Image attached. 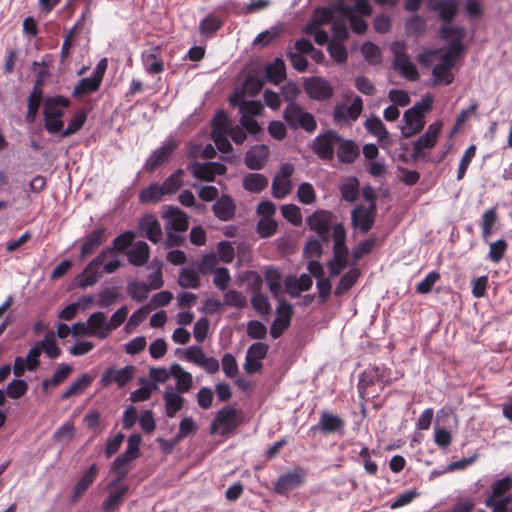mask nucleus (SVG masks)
Returning a JSON list of instances; mask_svg holds the SVG:
<instances>
[{"label":"nucleus","mask_w":512,"mask_h":512,"mask_svg":"<svg viewBox=\"0 0 512 512\" xmlns=\"http://www.w3.org/2000/svg\"><path fill=\"white\" fill-rule=\"evenodd\" d=\"M127 290L131 298L137 302L146 300L150 292L148 284L137 281L128 284Z\"/></svg>","instance_id":"nucleus-62"},{"label":"nucleus","mask_w":512,"mask_h":512,"mask_svg":"<svg viewBox=\"0 0 512 512\" xmlns=\"http://www.w3.org/2000/svg\"><path fill=\"white\" fill-rule=\"evenodd\" d=\"M101 83L102 81L93 75L90 77H85L81 79L74 87L72 96L75 98H80L82 96L95 93L100 88Z\"/></svg>","instance_id":"nucleus-38"},{"label":"nucleus","mask_w":512,"mask_h":512,"mask_svg":"<svg viewBox=\"0 0 512 512\" xmlns=\"http://www.w3.org/2000/svg\"><path fill=\"white\" fill-rule=\"evenodd\" d=\"M135 237L136 234L133 231L127 230L114 238L112 246L102 249L77 276L78 286L81 288L93 286L98 282L102 272L112 274L117 271L122 265L117 257H112L106 263L104 261L114 252H125L130 246L132 247Z\"/></svg>","instance_id":"nucleus-1"},{"label":"nucleus","mask_w":512,"mask_h":512,"mask_svg":"<svg viewBox=\"0 0 512 512\" xmlns=\"http://www.w3.org/2000/svg\"><path fill=\"white\" fill-rule=\"evenodd\" d=\"M178 143L173 138H167L160 147L155 149L146 159L143 169L149 173L154 172L171 157Z\"/></svg>","instance_id":"nucleus-14"},{"label":"nucleus","mask_w":512,"mask_h":512,"mask_svg":"<svg viewBox=\"0 0 512 512\" xmlns=\"http://www.w3.org/2000/svg\"><path fill=\"white\" fill-rule=\"evenodd\" d=\"M162 219L165 221V231H176L183 233L188 229V215L176 206H164Z\"/></svg>","instance_id":"nucleus-17"},{"label":"nucleus","mask_w":512,"mask_h":512,"mask_svg":"<svg viewBox=\"0 0 512 512\" xmlns=\"http://www.w3.org/2000/svg\"><path fill=\"white\" fill-rule=\"evenodd\" d=\"M42 80L37 79L33 90L28 98V109L25 119L28 123H33L36 119L40 103L42 100Z\"/></svg>","instance_id":"nucleus-36"},{"label":"nucleus","mask_w":512,"mask_h":512,"mask_svg":"<svg viewBox=\"0 0 512 512\" xmlns=\"http://www.w3.org/2000/svg\"><path fill=\"white\" fill-rule=\"evenodd\" d=\"M98 474L97 464H92L81 477L77 480L72 488L70 495V502L77 503L80 498L85 494L88 488L93 484Z\"/></svg>","instance_id":"nucleus-28"},{"label":"nucleus","mask_w":512,"mask_h":512,"mask_svg":"<svg viewBox=\"0 0 512 512\" xmlns=\"http://www.w3.org/2000/svg\"><path fill=\"white\" fill-rule=\"evenodd\" d=\"M266 80L259 71H255L249 74L242 86V89L238 93H243V96L248 95L250 97L256 96L263 88Z\"/></svg>","instance_id":"nucleus-37"},{"label":"nucleus","mask_w":512,"mask_h":512,"mask_svg":"<svg viewBox=\"0 0 512 512\" xmlns=\"http://www.w3.org/2000/svg\"><path fill=\"white\" fill-rule=\"evenodd\" d=\"M190 171L193 175V177L204 180V181H213V172L211 169V163L205 162V163H199L195 162L192 163L190 166Z\"/></svg>","instance_id":"nucleus-60"},{"label":"nucleus","mask_w":512,"mask_h":512,"mask_svg":"<svg viewBox=\"0 0 512 512\" xmlns=\"http://www.w3.org/2000/svg\"><path fill=\"white\" fill-rule=\"evenodd\" d=\"M107 490L109 493L101 505L102 512H116L128 492V486L120 480H114L108 484Z\"/></svg>","instance_id":"nucleus-19"},{"label":"nucleus","mask_w":512,"mask_h":512,"mask_svg":"<svg viewBox=\"0 0 512 512\" xmlns=\"http://www.w3.org/2000/svg\"><path fill=\"white\" fill-rule=\"evenodd\" d=\"M268 185V179L260 173H249L243 178V188L252 193H259Z\"/></svg>","instance_id":"nucleus-42"},{"label":"nucleus","mask_w":512,"mask_h":512,"mask_svg":"<svg viewBox=\"0 0 512 512\" xmlns=\"http://www.w3.org/2000/svg\"><path fill=\"white\" fill-rule=\"evenodd\" d=\"M333 219L334 215L331 211L318 209L306 218V223L322 241L327 242Z\"/></svg>","instance_id":"nucleus-11"},{"label":"nucleus","mask_w":512,"mask_h":512,"mask_svg":"<svg viewBox=\"0 0 512 512\" xmlns=\"http://www.w3.org/2000/svg\"><path fill=\"white\" fill-rule=\"evenodd\" d=\"M377 214L376 204H369L367 207L356 205L351 213L353 228L359 229L363 234L367 233L374 225Z\"/></svg>","instance_id":"nucleus-13"},{"label":"nucleus","mask_w":512,"mask_h":512,"mask_svg":"<svg viewBox=\"0 0 512 512\" xmlns=\"http://www.w3.org/2000/svg\"><path fill=\"white\" fill-rule=\"evenodd\" d=\"M91 382V376L88 374L81 375L62 393V399H68L71 396L81 394Z\"/></svg>","instance_id":"nucleus-49"},{"label":"nucleus","mask_w":512,"mask_h":512,"mask_svg":"<svg viewBox=\"0 0 512 512\" xmlns=\"http://www.w3.org/2000/svg\"><path fill=\"white\" fill-rule=\"evenodd\" d=\"M175 354L186 362L195 364L209 374H215L219 370V362L216 358L207 356L201 347L192 345L185 350L176 349Z\"/></svg>","instance_id":"nucleus-8"},{"label":"nucleus","mask_w":512,"mask_h":512,"mask_svg":"<svg viewBox=\"0 0 512 512\" xmlns=\"http://www.w3.org/2000/svg\"><path fill=\"white\" fill-rule=\"evenodd\" d=\"M498 220L497 210L495 207L486 210L481 219L482 238L487 241L492 235V229Z\"/></svg>","instance_id":"nucleus-46"},{"label":"nucleus","mask_w":512,"mask_h":512,"mask_svg":"<svg viewBox=\"0 0 512 512\" xmlns=\"http://www.w3.org/2000/svg\"><path fill=\"white\" fill-rule=\"evenodd\" d=\"M365 128L370 134L374 135L379 140H384L388 137V131L385 125L377 116L368 118L365 122Z\"/></svg>","instance_id":"nucleus-53"},{"label":"nucleus","mask_w":512,"mask_h":512,"mask_svg":"<svg viewBox=\"0 0 512 512\" xmlns=\"http://www.w3.org/2000/svg\"><path fill=\"white\" fill-rule=\"evenodd\" d=\"M458 13V3L450 0V84L453 82L452 70L462 63L467 53V46L464 44L466 28L452 25V20Z\"/></svg>","instance_id":"nucleus-2"},{"label":"nucleus","mask_w":512,"mask_h":512,"mask_svg":"<svg viewBox=\"0 0 512 512\" xmlns=\"http://www.w3.org/2000/svg\"><path fill=\"white\" fill-rule=\"evenodd\" d=\"M340 11L344 15L369 16L372 13V8L368 0H355L353 6L341 5Z\"/></svg>","instance_id":"nucleus-48"},{"label":"nucleus","mask_w":512,"mask_h":512,"mask_svg":"<svg viewBox=\"0 0 512 512\" xmlns=\"http://www.w3.org/2000/svg\"><path fill=\"white\" fill-rule=\"evenodd\" d=\"M294 167L290 163H284L272 181V195L277 199L285 198L292 190L291 176Z\"/></svg>","instance_id":"nucleus-16"},{"label":"nucleus","mask_w":512,"mask_h":512,"mask_svg":"<svg viewBox=\"0 0 512 512\" xmlns=\"http://www.w3.org/2000/svg\"><path fill=\"white\" fill-rule=\"evenodd\" d=\"M512 488V478L509 476L503 477L499 480H496L492 484V492L487 497L486 501L492 500L493 503H497V501L503 497L505 494L510 491Z\"/></svg>","instance_id":"nucleus-44"},{"label":"nucleus","mask_w":512,"mask_h":512,"mask_svg":"<svg viewBox=\"0 0 512 512\" xmlns=\"http://www.w3.org/2000/svg\"><path fill=\"white\" fill-rule=\"evenodd\" d=\"M215 217L221 221H228L233 218L236 210L233 199L228 195H222L212 207Z\"/></svg>","instance_id":"nucleus-34"},{"label":"nucleus","mask_w":512,"mask_h":512,"mask_svg":"<svg viewBox=\"0 0 512 512\" xmlns=\"http://www.w3.org/2000/svg\"><path fill=\"white\" fill-rule=\"evenodd\" d=\"M418 62L422 67L432 69L434 81H445L448 76V49H425L418 55Z\"/></svg>","instance_id":"nucleus-6"},{"label":"nucleus","mask_w":512,"mask_h":512,"mask_svg":"<svg viewBox=\"0 0 512 512\" xmlns=\"http://www.w3.org/2000/svg\"><path fill=\"white\" fill-rule=\"evenodd\" d=\"M89 329V336L96 337L104 340L111 334L108 320L104 312L97 311L89 315L87 318V325Z\"/></svg>","instance_id":"nucleus-29"},{"label":"nucleus","mask_w":512,"mask_h":512,"mask_svg":"<svg viewBox=\"0 0 512 512\" xmlns=\"http://www.w3.org/2000/svg\"><path fill=\"white\" fill-rule=\"evenodd\" d=\"M393 65L394 68L408 80L415 81L419 78L417 68L415 64L409 59V57L393 59Z\"/></svg>","instance_id":"nucleus-43"},{"label":"nucleus","mask_w":512,"mask_h":512,"mask_svg":"<svg viewBox=\"0 0 512 512\" xmlns=\"http://www.w3.org/2000/svg\"><path fill=\"white\" fill-rule=\"evenodd\" d=\"M345 421L342 417L333 414L327 410H323L320 413L319 421L317 424L312 425L309 429V433L316 435L321 432L325 435L329 434H344Z\"/></svg>","instance_id":"nucleus-10"},{"label":"nucleus","mask_w":512,"mask_h":512,"mask_svg":"<svg viewBox=\"0 0 512 512\" xmlns=\"http://www.w3.org/2000/svg\"><path fill=\"white\" fill-rule=\"evenodd\" d=\"M342 198L347 202H354L359 195V181L356 177L349 178L341 187Z\"/></svg>","instance_id":"nucleus-54"},{"label":"nucleus","mask_w":512,"mask_h":512,"mask_svg":"<svg viewBox=\"0 0 512 512\" xmlns=\"http://www.w3.org/2000/svg\"><path fill=\"white\" fill-rule=\"evenodd\" d=\"M306 473L302 468H295L282 474L277 479L274 491L279 495H286L295 488L301 486L304 482Z\"/></svg>","instance_id":"nucleus-20"},{"label":"nucleus","mask_w":512,"mask_h":512,"mask_svg":"<svg viewBox=\"0 0 512 512\" xmlns=\"http://www.w3.org/2000/svg\"><path fill=\"white\" fill-rule=\"evenodd\" d=\"M405 28L408 34L420 37L425 33L426 23L423 18L418 15H414L406 21Z\"/></svg>","instance_id":"nucleus-63"},{"label":"nucleus","mask_w":512,"mask_h":512,"mask_svg":"<svg viewBox=\"0 0 512 512\" xmlns=\"http://www.w3.org/2000/svg\"><path fill=\"white\" fill-rule=\"evenodd\" d=\"M40 353L43 351L50 359H56L61 354V349L58 347L55 334L49 331L45 334L44 338L36 343Z\"/></svg>","instance_id":"nucleus-41"},{"label":"nucleus","mask_w":512,"mask_h":512,"mask_svg":"<svg viewBox=\"0 0 512 512\" xmlns=\"http://www.w3.org/2000/svg\"><path fill=\"white\" fill-rule=\"evenodd\" d=\"M138 228L140 235L147 238L153 244H157L162 240L163 233L161 225L155 215H144L138 223Z\"/></svg>","instance_id":"nucleus-27"},{"label":"nucleus","mask_w":512,"mask_h":512,"mask_svg":"<svg viewBox=\"0 0 512 512\" xmlns=\"http://www.w3.org/2000/svg\"><path fill=\"white\" fill-rule=\"evenodd\" d=\"M431 107L432 99L425 96L420 102L404 112L401 126V134L404 138H410L423 129L425 114L431 110Z\"/></svg>","instance_id":"nucleus-3"},{"label":"nucleus","mask_w":512,"mask_h":512,"mask_svg":"<svg viewBox=\"0 0 512 512\" xmlns=\"http://www.w3.org/2000/svg\"><path fill=\"white\" fill-rule=\"evenodd\" d=\"M283 118L291 129H303L308 133H312L317 128L314 116L306 112L300 105L295 102L289 103L284 112Z\"/></svg>","instance_id":"nucleus-7"},{"label":"nucleus","mask_w":512,"mask_h":512,"mask_svg":"<svg viewBox=\"0 0 512 512\" xmlns=\"http://www.w3.org/2000/svg\"><path fill=\"white\" fill-rule=\"evenodd\" d=\"M337 156L342 163H353L359 156V147L352 140H345L338 143Z\"/></svg>","instance_id":"nucleus-39"},{"label":"nucleus","mask_w":512,"mask_h":512,"mask_svg":"<svg viewBox=\"0 0 512 512\" xmlns=\"http://www.w3.org/2000/svg\"><path fill=\"white\" fill-rule=\"evenodd\" d=\"M282 216L294 226L302 224V214L300 208L295 204H285L281 206Z\"/></svg>","instance_id":"nucleus-61"},{"label":"nucleus","mask_w":512,"mask_h":512,"mask_svg":"<svg viewBox=\"0 0 512 512\" xmlns=\"http://www.w3.org/2000/svg\"><path fill=\"white\" fill-rule=\"evenodd\" d=\"M270 150L266 145H255L245 154V165L251 170H260L269 158Z\"/></svg>","instance_id":"nucleus-31"},{"label":"nucleus","mask_w":512,"mask_h":512,"mask_svg":"<svg viewBox=\"0 0 512 512\" xmlns=\"http://www.w3.org/2000/svg\"><path fill=\"white\" fill-rule=\"evenodd\" d=\"M222 27L220 19L214 15H208L199 23V31L205 37L213 36Z\"/></svg>","instance_id":"nucleus-52"},{"label":"nucleus","mask_w":512,"mask_h":512,"mask_svg":"<svg viewBox=\"0 0 512 512\" xmlns=\"http://www.w3.org/2000/svg\"><path fill=\"white\" fill-rule=\"evenodd\" d=\"M161 53L162 48L159 45L152 46L141 53L142 65L147 74H160L164 71Z\"/></svg>","instance_id":"nucleus-24"},{"label":"nucleus","mask_w":512,"mask_h":512,"mask_svg":"<svg viewBox=\"0 0 512 512\" xmlns=\"http://www.w3.org/2000/svg\"><path fill=\"white\" fill-rule=\"evenodd\" d=\"M182 393H178L172 390H166L163 398L165 401V413L169 418H173L178 411H180L184 404V398L181 396Z\"/></svg>","instance_id":"nucleus-40"},{"label":"nucleus","mask_w":512,"mask_h":512,"mask_svg":"<svg viewBox=\"0 0 512 512\" xmlns=\"http://www.w3.org/2000/svg\"><path fill=\"white\" fill-rule=\"evenodd\" d=\"M346 229L342 223L332 228L333 257L328 262L331 277L338 276L348 263V247L346 246Z\"/></svg>","instance_id":"nucleus-4"},{"label":"nucleus","mask_w":512,"mask_h":512,"mask_svg":"<svg viewBox=\"0 0 512 512\" xmlns=\"http://www.w3.org/2000/svg\"><path fill=\"white\" fill-rule=\"evenodd\" d=\"M341 140L342 138L337 133L328 131L314 139L312 150L321 159L331 160L334 156L335 146L340 143Z\"/></svg>","instance_id":"nucleus-18"},{"label":"nucleus","mask_w":512,"mask_h":512,"mask_svg":"<svg viewBox=\"0 0 512 512\" xmlns=\"http://www.w3.org/2000/svg\"><path fill=\"white\" fill-rule=\"evenodd\" d=\"M106 231L105 227L100 226L85 235L80 247L81 260L93 254L106 241Z\"/></svg>","instance_id":"nucleus-25"},{"label":"nucleus","mask_w":512,"mask_h":512,"mask_svg":"<svg viewBox=\"0 0 512 512\" xmlns=\"http://www.w3.org/2000/svg\"><path fill=\"white\" fill-rule=\"evenodd\" d=\"M266 82L278 85L286 79V66L282 58H275L271 63L266 65L264 74Z\"/></svg>","instance_id":"nucleus-33"},{"label":"nucleus","mask_w":512,"mask_h":512,"mask_svg":"<svg viewBox=\"0 0 512 512\" xmlns=\"http://www.w3.org/2000/svg\"><path fill=\"white\" fill-rule=\"evenodd\" d=\"M223 305L241 309L246 307L247 299L242 292L231 289L224 293Z\"/></svg>","instance_id":"nucleus-56"},{"label":"nucleus","mask_w":512,"mask_h":512,"mask_svg":"<svg viewBox=\"0 0 512 512\" xmlns=\"http://www.w3.org/2000/svg\"><path fill=\"white\" fill-rule=\"evenodd\" d=\"M363 109L362 99L357 96L350 105L337 104L333 111V119L337 124H344L355 121Z\"/></svg>","instance_id":"nucleus-22"},{"label":"nucleus","mask_w":512,"mask_h":512,"mask_svg":"<svg viewBox=\"0 0 512 512\" xmlns=\"http://www.w3.org/2000/svg\"><path fill=\"white\" fill-rule=\"evenodd\" d=\"M431 8L439 12V16L443 23L440 28V37L444 40L448 39V0H441L438 3L431 2Z\"/></svg>","instance_id":"nucleus-57"},{"label":"nucleus","mask_w":512,"mask_h":512,"mask_svg":"<svg viewBox=\"0 0 512 512\" xmlns=\"http://www.w3.org/2000/svg\"><path fill=\"white\" fill-rule=\"evenodd\" d=\"M251 305L253 309L261 316H266L271 312V304L266 295L256 293L251 298Z\"/></svg>","instance_id":"nucleus-64"},{"label":"nucleus","mask_w":512,"mask_h":512,"mask_svg":"<svg viewBox=\"0 0 512 512\" xmlns=\"http://www.w3.org/2000/svg\"><path fill=\"white\" fill-rule=\"evenodd\" d=\"M178 283L183 288L197 289L200 286V277L194 270L184 268L180 272Z\"/></svg>","instance_id":"nucleus-58"},{"label":"nucleus","mask_w":512,"mask_h":512,"mask_svg":"<svg viewBox=\"0 0 512 512\" xmlns=\"http://www.w3.org/2000/svg\"><path fill=\"white\" fill-rule=\"evenodd\" d=\"M128 262L135 266L141 267L145 265L150 257V247L144 241H138L126 252Z\"/></svg>","instance_id":"nucleus-32"},{"label":"nucleus","mask_w":512,"mask_h":512,"mask_svg":"<svg viewBox=\"0 0 512 512\" xmlns=\"http://www.w3.org/2000/svg\"><path fill=\"white\" fill-rule=\"evenodd\" d=\"M135 370L136 368L133 365H127L121 369L108 368L101 376V384L109 386L115 383L118 387L122 388L132 380Z\"/></svg>","instance_id":"nucleus-21"},{"label":"nucleus","mask_w":512,"mask_h":512,"mask_svg":"<svg viewBox=\"0 0 512 512\" xmlns=\"http://www.w3.org/2000/svg\"><path fill=\"white\" fill-rule=\"evenodd\" d=\"M70 105L68 98L62 95H55L46 99L44 105L43 121L46 131L50 134H56L61 132L63 129L64 111L62 108H66Z\"/></svg>","instance_id":"nucleus-5"},{"label":"nucleus","mask_w":512,"mask_h":512,"mask_svg":"<svg viewBox=\"0 0 512 512\" xmlns=\"http://www.w3.org/2000/svg\"><path fill=\"white\" fill-rule=\"evenodd\" d=\"M327 50L331 58L336 63L342 64L346 62L348 53L343 42L337 41L336 39H331L330 42L328 43Z\"/></svg>","instance_id":"nucleus-55"},{"label":"nucleus","mask_w":512,"mask_h":512,"mask_svg":"<svg viewBox=\"0 0 512 512\" xmlns=\"http://www.w3.org/2000/svg\"><path fill=\"white\" fill-rule=\"evenodd\" d=\"M87 119L86 112L84 110L76 111L70 121L68 122V126L65 130L62 129L61 136L68 137L72 134L77 133L85 124Z\"/></svg>","instance_id":"nucleus-50"},{"label":"nucleus","mask_w":512,"mask_h":512,"mask_svg":"<svg viewBox=\"0 0 512 512\" xmlns=\"http://www.w3.org/2000/svg\"><path fill=\"white\" fill-rule=\"evenodd\" d=\"M304 89L307 95L317 101L329 99L333 95L331 84L322 77H312L305 81Z\"/></svg>","instance_id":"nucleus-23"},{"label":"nucleus","mask_w":512,"mask_h":512,"mask_svg":"<svg viewBox=\"0 0 512 512\" xmlns=\"http://www.w3.org/2000/svg\"><path fill=\"white\" fill-rule=\"evenodd\" d=\"M238 425L237 412L232 406H225L219 410L210 425L211 434L226 435L232 432Z\"/></svg>","instance_id":"nucleus-12"},{"label":"nucleus","mask_w":512,"mask_h":512,"mask_svg":"<svg viewBox=\"0 0 512 512\" xmlns=\"http://www.w3.org/2000/svg\"><path fill=\"white\" fill-rule=\"evenodd\" d=\"M265 280L271 294L274 297H278L281 293V281L282 276L277 269H268L265 273Z\"/></svg>","instance_id":"nucleus-59"},{"label":"nucleus","mask_w":512,"mask_h":512,"mask_svg":"<svg viewBox=\"0 0 512 512\" xmlns=\"http://www.w3.org/2000/svg\"><path fill=\"white\" fill-rule=\"evenodd\" d=\"M171 377L176 380V391L178 393H187L193 386L192 374L183 369L178 363L172 364Z\"/></svg>","instance_id":"nucleus-35"},{"label":"nucleus","mask_w":512,"mask_h":512,"mask_svg":"<svg viewBox=\"0 0 512 512\" xmlns=\"http://www.w3.org/2000/svg\"><path fill=\"white\" fill-rule=\"evenodd\" d=\"M441 129L442 123L436 121L430 124L426 132L412 143L413 159H421L426 156L427 152L435 146Z\"/></svg>","instance_id":"nucleus-9"},{"label":"nucleus","mask_w":512,"mask_h":512,"mask_svg":"<svg viewBox=\"0 0 512 512\" xmlns=\"http://www.w3.org/2000/svg\"><path fill=\"white\" fill-rule=\"evenodd\" d=\"M229 103L239 108L241 117L258 116L261 115L264 110L259 100H245L243 93H238V90H235L233 95L230 96Z\"/></svg>","instance_id":"nucleus-26"},{"label":"nucleus","mask_w":512,"mask_h":512,"mask_svg":"<svg viewBox=\"0 0 512 512\" xmlns=\"http://www.w3.org/2000/svg\"><path fill=\"white\" fill-rule=\"evenodd\" d=\"M183 174L184 170L179 168L164 180V182L161 184V187L165 195H173L178 191L183 183Z\"/></svg>","instance_id":"nucleus-47"},{"label":"nucleus","mask_w":512,"mask_h":512,"mask_svg":"<svg viewBox=\"0 0 512 512\" xmlns=\"http://www.w3.org/2000/svg\"><path fill=\"white\" fill-rule=\"evenodd\" d=\"M358 277L359 271L357 269H350L341 277L335 289V294L340 296L348 292L356 283Z\"/></svg>","instance_id":"nucleus-51"},{"label":"nucleus","mask_w":512,"mask_h":512,"mask_svg":"<svg viewBox=\"0 0 512 512\" xmlns=\"http://www.w3.org/2000/svg\"><path fill=\"white\" fill-rule=\"evenodd\" d=\"M293 316V306L284 299L279 300L276 308V318L270 326V335L273 339L282 336L285 330L290 326Z\"/></svg>","instance_id":"nucleus-15"},{"label":"nucleus","mask_w":512,"mask_h":512,"mask_svg":"<svg viewBox=\"0 0 512 512\" xmlns=\"http://www.w3.org/2000/svg\"><path fill=\"white\" fill-rule=\"evenodd\" d=\"M165 196L162 187L158 183H152L143 188L139 193V201L143 204L156 203Z\"/></svg>","instance_id":"nucleus-45"},{"label":"nucleus","mask_w":512,"mask_h":512,"mask_svg":"<svg viewBox=\"0 0 512 512\" xmlns=\"http://www.w3.org/2000/svg\"><path fill=\"white\" fill-rule=\"evenodd\" d=\"M313 280L309 274H301L299 277L288 275L284 280L286 292L292 298H298L303 291L312 287Z\"/></svg>","instance_id":"nucleus-30"}]
</instances>
